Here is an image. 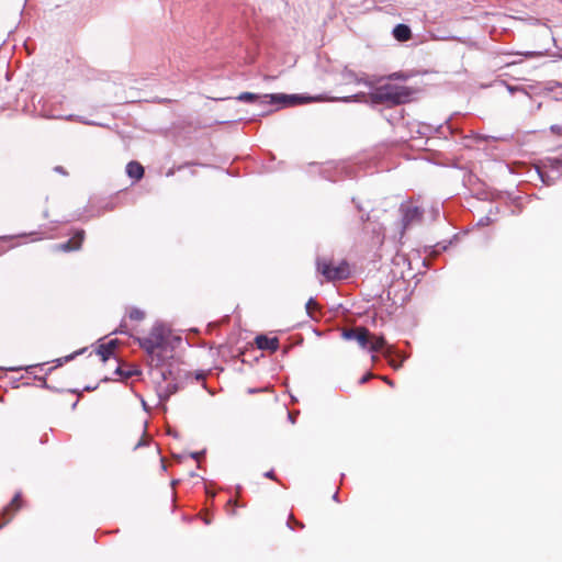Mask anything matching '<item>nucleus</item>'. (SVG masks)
<instances>
[{
	"mask_svg": "<svg viewBox=\"0 0 562 562\" xmlns=\"http://www.w3.org/2000/svg\"><path fill=\"white\" fill-rule=\"evenodd\" d=\"M400 211L404 229L422 222L424 211L412 202L402 203Z\"/></svg>",
	"mask_w": 562,
	"mask_h": 562,
	"instance_id": "nucleus-4",
	"label": "nucleus"
},
{
	"mask_svg": "<svg viewBox=\"0 0 562 562\" xmlns=\"http://www.w3.org/2000/svg\"><path fill=\"white\" fill-rule=\"evenodd\" d=\"M519 55H522L526 58H532V57H541L547 54V52H540V50H527L522 53H518Z\"/></svg>",
	"mask_w": 562,
	"mask_h": 562,
	"instance_id": "nucleus-19",
	"label": "nucleus"
},
{
	"mask_svg": "<svg viewBox=\"0 0 562 562\" xmlns=\"http://www.w3.org/2000/svg\"><path fill=\"white\" fill-rule=\"evenodd\" d=\"M85 238V232L78 231L76 235L66 243L57 245V249L61 251L78 250Z\"/></svg>",
	"mask_w": 562,
	"mask_h": 562,
	"instance_id": "nucleus-10",
	"label": "nucleus"
},
{
	"mask_svg": "<svg viewBox=\"0 0 562 562\" xmlns=\"http://www.w3.org/2000/svg\"><path fill=\"white\" fill-rule=\"evenodd\" d=\"M166 338V330L160 325L154 326L146 337L138 338L139 346L147 352L151 363L156 367L164 362L161 351L165 349Z\"/></svg>",
	"mask_w": 562,
	"mask_h": 562,
	"instance_id": "nucleus-1",
	"label": "nucleus"
},
{
	"mask_svg": "<svg viewBox=\"0 0 562 562\" xmlns=\"http://www.w3.org/2000/svg\"><path fill=\"white\" fill-rule=\"evenodd\" d=\"M291 520H292V516H290L289 520L286 521V525L292 529Z\"/></svg>",
	"mask_w": 562,
	"mask_h": 562,
	"instance_id": "nucleus-28",
	"label": "nucleus"
},
{
	"mask_svg": "<svg viewBox=\"0 0 562 562\" xmlns=\"http://www.w3.org/2000/svg\"><path fill=\"white\" fill-rule=\"evenodd\" d=\"M20 507V495L16 494L11 501L10 505L7 507V510L12 509L13 512L18 510Z\"/></svg>",
	"mask_w": 562,
	"mask_h": 562,
	"instance_id": "nucleus-20",
	"label": "nucleus"
},
{
	"mask_svg": "<svg viewBox=\"0 0 562 562\" xmlns=\"http://www.w3.org/2000/svg\"><path fill=\"white\" fill-rule=\"evenodd\" d=\"M55 170H56L57 172L61 173V175H67V172H66V171L64 170V168H63V167H60V166L56 167V168H55Z\"/></svg>",
	"mask_w": 562,
	"mask_h": 562,
	"instance_id": "nucleus-26",
	"label": "nucleus"
},
{
	"mask_svg": "<svg viewBox=\"0 0 562 562\" xmlns=\"http://www.w3.org/2000/svg\"><path fill=\"white\" fill-rule=\"evenodd\" d=\"M342 338L347 340H356L362 349H367L370 342V333L366 327H356L345 329Z\"/></svg>",
	"mask_w": 562,
	"mask_h": 562,
	"instance_id": "nucleus-6",
	"label": "nucleus"
},
{
	"mask_svg": "<svg viewBox=\"0 0 562 562\" xmlns=\"http://www.w3.org/2000/svg\"><path fill=\"white\" fill-rule=\"evenodd\" d=\"M384 381H385L387 384H390V385H392V384H393V383H392L387 378H384Z\"/></svg>",
	"mask_w": 562,
	"mask_h": 562,
	"instance_id": "nucleus-30",
	"label": "nucleus"
},
{
	"mask_svg": "<svg viewBox=\"0 0 562 562\" xmlns=\"http://www.w3.org/2000/svg\"><path fill=\"white\" fill-rule=\"evenodd\" d=\"M305 308H306V312L307 314L312 317V318H315V314L314 312L318 308V304L317 302L314 300V299H310L306 304H305Z\"/></svg>",
	"mask_w": 562,
	"mask_h": 562,
	"instance_id": "nucleus-16",
	"label": "nucleus"
},
{
	"mask_svg": "<svg viewBox=\"0 0 562 562\" xmlns=\"http://www.w3.org/2000/svg\"><path fill=\"white\" fill-rule=\"evenodd\" d=\"M417 133L420 137H424L426 140H430V138H438V139H448L449 135L453 138H461L462 140H467L470 138V135H463L459 134L457 135V131L452 128V126L448 123L440 124L438 126H434L431 124L427 123H420L418 125Z\"/></svg>",
	"mask_w": 562,
	"mask_h": 562,
	"instance_id": "nucleus-3",
	"label": "nucleus"
},
{
	"mask_svg": "<svg viewBox=\"0 0 562 562\" xmlns=\"http://www.w3.org/2000/svg\"><path fill=\"white\" fill-rule=\"evenodd\" d=\"M532 133H536V132L527 131V132H524L521 135L520 134H517L516 136L512 135V137H516V139L519 140L520 137H526L527 135L532 134Z\"/></svg>",
	"mask_w": 562,
	"mask_h": 562,
	"instance_id": "nucleus-23",
	"label": "nucleus"
},
{
	"mask_svg": "<svg viewBox=\"0 0 562 562\" xmlns=\"http://www.w3.org/2000/svg\"><path fill=\"white\" fill-rule=\"evenodd\" d=\"M226 98L224 97H221V98H214V100H225Z\"/></svg>",
	"mask_w": 562,
	"mask_h": 562,
	"instance_id": "nucleus-36",
	"label": "nucleus"
},
{
	"mask_svg": "<svg viewBox=\"0 0 562 562\" xmlns=\"http://www.w3.org/2000/svg\"><path fill=\"white\" fill-rule=\"evenodd\" d=\"M371 378V374H366L360 379V383H366Z\"/></svg>",
	"mask_w": 562,
	"mask_h": 562,
	"instance_id": "nucleus-25",
	"label": "nucleus"
},
{
	"mask_svg": "<svg viewBox=\"0 0 562 562\" xmlns=\"http://www.w3.org/2000/svg\"><path fill=\"white\" fill-rule=\"evenodd\" d=\"M273 400L277 403L278 402V395H274Z\"/></svg>",
	"mask_w": 562,
	"mask_h": 562,
	"instance_id": "nucleus-38",
	"label": "nucleus"
},
{
	"mask_svg": "<svg viewBox=\"0 0 562 562\" xmlns=\"http://www.w3.org/2000/svg\"><path fill=\"white\" fill-rule=\"evenodd\" d=\"M317 271L322 273L326 280H338L346 277V269L341 266L333 267L325 260H317Z\"/></svg>",
	"mask_w": 562,
	"mask_h": 562,
	"instance_id": "nucleus-7",
	"label": "nucleus"
},
{
	"mask_svg": "<svg viewBox=\"0 0 562 562\" xmlns=\"http://www.w3.org/2000/svg\"><path fill=\"white\" fill-rule=\"evenodd\" d=\"M485 221H488V217H485V220L480 221V224L485 223Z\"/></svg>",
	"mask_w": 562,
	"mask_h": 562,
	"instance_id": "nucleus-33",
	"label": "nucleus"
},
{
	"mask_svg": "<svg viewBox=\"0 0 562 562\" xmlns=\"http://www.w3.org/2000/svg\"><path fill=\"white\" fill-rule=\"evenodd\" d=\"M288 418H289V420H290L292 424H294V423H295V416H294V414H293V413L289 412V413H288Z\"/></svg>",
	"mask_w": 562,
	"mask_h": 562,
	"instance_id": "nucleus-24",
	"label": "nucleus"
},
{
	"mask_svg": "<svg viewBox=\"0 0 562 562\" xmlns=\"http://www.w3.org/2000/svg\"><path fill=\"white\" fill-rule=\"evenodd\" d=\"M116 347V341L111 340L108 344H102L98 348V355L102 358L103 361H106L110 356L113 353V350Z\"/></svg>",
	"mask_w": 562,
	"mask_h": 562,
	"instance_id": "nucleus-14",
	"label": "nucleus"
},
{
	"mask_svg": "<svg viewBox=\"0 0 562 562\" xmlns=\"http://www.w3.org/2000/svg\"><path fill=\"white\" fill-rule=\"evenodd\" d=\"M385 346V340L383 337H373V340L370 339L369 346L367 349L370 351H380Z\"/></svg>",
	"mask_w": 562,
	"mask_h": 562,
	"instance_id": "nucleus-15",
	"label": "nucleus"
},
{
	"mask_svg": "<svg viewBox=\"0 0 562 562\" xmlns=\"http://www.w3.org/2000/svg\"><path fill=\"white\" fill-rule=\"evenodd\" d=\"M485 221H488V217H485V220L480 221V224L485 223Z\"/></svg>",
	"mask_w": 562,
	"mask_h": 562,
	"instance_id": "nucleus-34",
	"label": "nucleus"
},
{
	"mask_svg": "<svg viewBox=\"0 0 562 562\" xmlns=\"http://www.w3.org/2000/svg\"><path fill=\"white\" fill-rule=\"evenodd\" d=\"M42 112H43L44 116L49 117V119H66V120L78 119L75 115H71V114L66 115V114L61 113V111H59L58 109L53 106V103L45 104Z\"/></svg>",
	"mask_w": 562,
	"mask_h": 562,
	"instance_id": "nucleus-11",
	"label": "nucleus"
},
{
	"mask_svg": "<svg viewBox=\"0 0 562 562\" xmlns=\"http://www.w3.org/2000/svg\"><path fill=\"white\" fill-rule=\"evenodd\" d=\"M322 94L310 95L305 93L285 94L283 93V108L295 106L300 104L324 101Z\"/></svg>",
	"mask_w": 562,
	"mask_h": 562,
	"instance_id": "nucleus-5",
	"label": "nucleus"
},
{
	"mask_svg": "<svg viewBox=\"0 0 562 562\" xmlns=\"http://www.w3.org/2000/svg\"><path fill=\"white\" fill-rule=\"evenodd\" d=\"M267 477H270V479H274L273 476V472L272 471H269L265 474Z\"/></svg>",
	"mask_w": 562,
	"mask_h": 562,
	"instance_id": "nucleus-27",
	"label": "nucleus"
},
{
	"mask_svg": "<svg viewBox=\"0 0 562 562\" xmlns=\"http://www.w3.org/2000/svg\"><path fill=\"white\" fill-rule=\"evenodd\" d=\"M392 34L398 42H406L411 38L412 31L408 25L398 23L393 29Z\"/></svg>",
	"mask_w": 562,
	"mask_h": 562,
	"instance_id": "nucleus-12",
	"label": "nucleus"
},
{
	"mask_svg": "<svg viewBox=\"0 0 562 562\" xmlns=\"http://www.w3.org/2000/svg\"><path fill=\"white\" fill-rule=\"evenodd\" d=\"M473 140H508L506 137H496L490 135L475 134L473 135Z\"/></svg>",
	"mask_w": 562,
	"mask_h": 562,
	"instance_id": "nucleus-17",
	"label": "nucleus"
},
{
	"mask_svg": "<svg viewBox=\"0 0 562 562\" xmlns=\"http://www.w3.org/2000/svg\"><path fill=\"white\" fill-rule=\"evenodd\" d=\"M237 100L243 101V102L259 101L261 103L273 104V103H281V94L272 93V94L260 95V94H256V93H251V92H243L237 97Z\"/></svg>",
	"mask_w": 562,
	"mask_h": 562,
	"instance_id": "nucleus-8",
	"label": "nucleus"
},
{
	"mask_svg": "<svg viewBox=\"0 0 562 562\" xmlns=\"http://www.w3.org/2000/svg\"><path fill=\"white\" fill-rule=\"evenodd\" d=\"M485 221H488V217H485V220L480 221V224L485 223Z\"/></svg>",
	"mask_w": 562,
	"mask_h": 562,
	"instance_id": "nucleus-32",
	"label": "nucleus"
},
{
	"mask_svg": "<svg viewBox=\"0 0 562 562\" xmlns=\"http://www.w3.org/2000/svg\"><path fill=\"white\" fill-rule=\"evenodd\" d=\"M126 173L128 175V177L135 180H139L144 176V168L137 161H131L126 166Z\"/></svg>",
	"mask_w": 562,
	"mask_h": 562,
	"instance_id": "nucleus-13",
	"label": "nucleus"
},
{
	"mask_svg": "<svg viewBox=\"0 0 562 562\" xmlns=\"http://www.w3.org/2000/svg\"><path fill=\"white\" fill-rule=\"evenodd\" d=\"M257 347L261 350H268L274 352L279 349L278 337H268L266 335H259L255 338Z\"/></svg>",
	"mask_w": 562,
	"mask_h": 562,
	"instance_id": "nucleus-9",
	"label": "nucleus"
},
{
	"mask_svg": "<svg viewBox=\"0 0 562 562\" xmlns=\"http://www.w3.org/2000/svg\"><path fill=\"white\" fill-rule=\"evenodd\" d=\"M255 392H257V390H252V389L249 390V393H255Z\"/></svg>",
	"mask_w": 562,
	"mask_h": 562,
	"instance_id": "nucleus-37",
	"label": "nucleus"
},
{
	"mask_svg": "<svg viewBox=\"0 0 562 562\" xmlns=\"http://www.w3.org/2000/svg\"><path fill=\"white\" fill-rule=\"evenodd\" d=\"M344 76L348 80H355V81L359 82V80L357 79L356 74H353L352 71H347Z\"/></svg>",
	"mask_w": 562,
	"mask_h": 562,
	"instance_id": "nucleus-21",
	"label": "nucleus"
},
{
	"mask_svg": "<svg viewBox=\"0 0 562 562\" xmlns=\"http://www.w3.org/2000/svg\"><path fill=\"white\" fill-rule=\"evenodd\" d=\"M413 91L403 86L386 83L380 86L372 93V100L376 103H389L392 105L408 102Z\"/></svg>",
	"mask_w": 562,
	"mask_h": 562,
	"instance_id": "nucleus-2",
	"label": "nucleus"
},
{
	"mask_svg": "<svg viewBox=\"0 0 562 562\" xmlns=\"http://www.w3.org/2000/svg\"><path fill=\"white\" fill-rule=\"evenodd\" d=\"M551 131L557 134L558 136H562V126L560 125H552Z\"/></svg>",
	"mask_w": 562,
	"mask_h": 562,
	"instance_id": "nucleus-22",
	"label": "nucleus"
},
{
	"mask_svg": "<svg viewBox=\"0 0 562 562\" xmlns=\"http://www.w3.org/2000/svg\"><path fill=\"white\" fill-rule=\"evenodd\" d=\"M72 358H74V355L68 356V357H66V358H65V361H68V360H70V359H72Z\"/></svg>",
	"mask_w": 562,
	"mask_h": 562,
	"instance_id": "nucleus-29",
	"label": "nucleus"
},
{
	"mask_svg": "<svg viewBox=\"0 0 562 562\" xmlns=\"http://www.w3.org/2000/svg\"><path fill=\"white\" fill-rule=\"evenodd\" d=\"M392 366H393L395 369H398V367H400L401 364H395V363H393V362H392Z\"/></svg>",
	"mask_w": 562,
	"mask_h": 562,
	"instance_id": "nucleus-35",
	"label": "nucleus"
},
{
	"mask_svg": "<svg viewBox=\"0 0 562 562\" xmlns=\"http://www.w3.org/2000/svg\"><path fill=\"white\" fill-rule=\"evenodd\" d=\"M333 498H334L335 501H337V499H338V493H337V492L334 494Z\"/></svg>",
	"mask_w": 562,
	"mask_h": 562,
	"instance_id": "nucleus-31",
	"label": "nucleus"
},
{
	"mask_svg": "<svg viewBox=\"0 0 562 562\" xmlns=\"http://www.w3.org/2000/svg\"><path fill=\"white\" fill-rule=\"evenodd\" d=\"M128 316L133 321H142L145 317V314L143 311H140L138 308H133L130 311Z\"/></svg>",
	"mask_w": 562,
	"mask_h": 562,
	"instance_id": "nucleus-18",
	"label": "nucleus"
}]
</instances>
